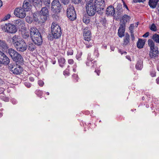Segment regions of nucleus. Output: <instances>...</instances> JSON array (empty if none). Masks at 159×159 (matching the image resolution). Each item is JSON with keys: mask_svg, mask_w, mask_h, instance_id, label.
Here are the masks:
<instances>
[{"mask_svg": "<svg viewBox=\"0 0 159 159\" xmlns=\"http://www.w3.org/2000/svg\"><path fill=\"white\" fill-rule=\"evenodd\" d=\"M33 18H34V20L35 21H38V19L36 17L37 15L35 14H33Z\"/></svg>", "mask_w": 159, "mask_h": 159, "instance_id": "nucleus-53", "label": "nucleus"}, {"mask_svg": "<svg viewBox=\"0 0 159 159\" xmlns=\"http://www.w3.org/2000/svg\"><path fill=\"white\" fill-rule=\"evenodd\" d=\"M8 69L14 74H20L23 70L20 66L14 63H11L8 65Z\"/></svg>", "mask_w": 159, "mask_h": 159, "instance_id": "nucleus-7", "label": "nucleus"}, {"mask_svg": "<svg viewBox=\"0 0 159 159\" xmlns=\"http://www.w3.org/2000/svg\"><path fill=\"white\" fill-rule=\"evenodd\" d=\"M143 62L142 61L140 60L138 61L135 66L136 69L139 70L142 69L143 67Z\"/></svg>", "mask_w": 159, "mask_h": 159, "instance_id": "nucleus-30", "label": "nucleus"}, {"mask_svg": "<svg viewBox=\"0 0 159 159\" xmlns=\"http://www.w3.org/2000/svg\"><path fill=\"white\" fill-rule=\"evenodd\" d=\"M15 57L16 59H13L14 61L19 62H22L23 60V57L19 53L18 54H17V55L15 56Z\"/></svg>", "mask_w": 159, "mask_h": 159, "instance_id": "nucleus-28", "label": "nucleus"}, {"mask_svg": "<svg viewBox=\"0 0 159 159\" xmlns=\"http://www.w3.org/2000/svg\"><path fill=\"white\" fill-rule=\"evenodd\" d=\"M97 8H98V6L95 4L91 3L86 4V11L89 16H94L96 13Z\"/></svg>", "mask_w": 159, "mask_h": 159, "instance_id": "nucleus-5", "label": "nucleus"}, {"mask_svg": "<svg viewBox=\"0 0 159 159\" xmlns=\"http://www.w3.org/2000/svg\"><path fill=\"white\" fill-rule=\"evenodd\" d=\"M68 17L71 20H74L76 18V14L74 7L69 5L67 10Z\"/></svg>", "mask_w": 159, "mask_h": 159, "instance_id": "nucleus-8", "label": "nucleus"}, {"mask_svg": "<svg viewBox=\"0 0 159 159\" xmlns=\"http://www.w3.org/2000/svg\"><path fill=\"white\" fill-rule=\"evenodd\" d=\"M68 55H71L73 54V50L71 49H69L67 52Z\"/></svg>", "mask_w": 159, "mask_h": 159, "instance_id": "nucleus-41", "label": "nucleus"}, {"mask_svg": "<svg viewBox=\"0 0 159 159\" xmlns=\"http://www.w3.org/2000/svg\"><path fill=\"white\" fill-rule=\"evenodd\" d=\"M31 2H32L33 4L35 6H37L38 4L39 5L41 6L42 2L41 0H31V1H28V2L25 1L24 2L23 5V8L25 11H29L31 9Z\"/></svg>", "mask_w": 159, "mask_h": 159, "instance_id": "nucleus-4", "label": "nucleus"}, {"mask_svg": "<svg viewBox=\"0 0 159 159\" xmlns=\"http://www.w3.org/2000/svg\"><path fill=\"white\" fill-rule=\"evenodd\" d=\"M104 0H94V3L96 6L97 5L98 8L103 6L104 4Z\"/></svg>", "mask_w": 159, "mask_h": 159, "instance_id": "nucleus-24", "label": "nucleus"}, {"mask_svg": "<svg viewBox=\"0 0 159 159\" xmlns=\"http://www.w3.org/2000/svg\"><path fill=\"white\" fill-rule=\"evenodd\" d=\"M31 39L34 43L38 45H41L43 42L42 37L40 34H39L37 35H36V36H34Z\"/></svg>", "mask_w": 159, "mask_h": 159, "instance_id": "nucleus-13", "label": "nucleus"}, {"mask_svg": "<svg viewBox=\"0 0 159 159\" xmlns=\"http://www.w3.org/2000/svg\"><path fill=\"white\" fill-rule=\"evenodd\" d=\"M145 43V42L141 39H139L138 42H137V47L139 48H143Z\"/></svg>", "mask_w": 159, "mask_h": 159, "instance_id": "nucleus-23", "label": "nucleus"}, {"mask_svg": "<svg viewBox=\"0 0 159 159\" xmlns=\"http://www.w3.org/2000/svg\"><path fill=\"white\" fill-rule=\"evenodd\" d=\"M152 39L153 40L157 43H159V35L157 34H155L152 36Z\"/></svg>", "mask_w": 159, "mask_h": 159, "instance_id": "nucleus-32", "label": "nucleus"}, {"mask_svg": "<svg viewBox=\"0 0 159 159\" xmlns=\"http://www.w3.org/2000/svg\"><path fill=\"white\" fill-rule=\"evenodd\" d=\"M83 22L86 24L89 23L90 21L89 18L85 16L83 17Z\"/></svg>", "mask_w": 159, "mask_h": 159, "instance_id": "nucleus-36", "label": "nucleus"}, {"mask_svg": "<svg viewBox=\"0 0 159 159\" xmlns=\"http://www.w3.org/2000/svg\"><path fill=\"white\" fill-rule=\"evenodd\" d=\"M21 34L24 39H27L30 36L29 32L25 30H23L21 31Z\"/></svg>", "mask_w": 159, "mask_h": 159, "instance_id": "nucleus-25", "label": "nucleus"}, {"mask_svg": "<svg viewBox=\"0 0 159 159\" xmlns=\"http://www.w3.org/2000/svg\"><path fill=\"white\" fill-rule=\"evenodd\" d=\"M87 2L86 4H94L93 3V0H86Z\"/></svg>", "mask_w": 159, "mask_h": 159, "instance_id": "nucleus-50", "label": "nucleus"}, {"mask_svg": "<svg viewBox=\"0 0 159 159\" xmlns=\"http://www.w3.org/2000/svg\"><path fill=\"white\" fill-rule=\"evenodd\" d=\"M130 17L126 15H124L122 17V20H123V22L121 24H123V23H125L126 22H128L130 20Z\"/></svg>", "mask_w": 159, "mask_h": 159, "instance_id": "nucleus-29", "label": "nucleus"}, {"mask_svg": "<svg viewBox=\"0 0 159 159\" xmlns=\"http://www.w3.org/2000/svg\"><path fill=\"white\" fill-rule=\"evenodd\" d=\"M44 4L46 6L48 5L50 3V0H43Z\"/></svg>", "mask_w": 159, "mask_h": 159, "instance_id": "nucleus-42", "label": "nucleus"}, {"mask_svg": "<svg viewBox=\"0 0 159 159\" xmlns=\"http://www.w3.org/2000/svg\"><path fill=\"white\" fill-rule=\"evenodd\" d=\"M2 5V1L0 0V7Z\"/></svg>", "mask_w": 159, "mask_h": 159, "instance_id": "nucleus-63", "label": "nucleus"}, {"mask_svg": "<svg viewBox=\"0 0 159 159\" xmlns=\"http://www.w3.org/2000/svg\"><path fill=\"white\" fill-rule=\"evenodd\" d=\"M11 17L10 14H8L2 20V21L6 20L10 18Z\"/></svg>", "mask_w": 159, "mask_h": 159, "instance_id": "nucleus-40", "label": "nucleus"}, {"mask_svg": "<svg viewBox=\"0 0 159 159\" xmlns=\"http://www.w3.org/2000/svg\"><path fill=\"white\" fill-rule=\"evenodd\" d=\"M61 9V6L58 0H54L52 3L51 10L55 13L59 12Z\"/></svg>", "mask_w": 159, "mask_h": 159, "instance_id": "nucleus-9", "label": "nucleus"}, {"mask_svg": "<svg viewBox=\"0 0 159 159\" xmlns=\"http://www.w3.org/2000/svg\"><path fill=\"white\" fill-rule=\"evenodd\" d=\"M149 34V33L148 32H147L144 35H143V37H144L146 38L148 36Z\"/></svg>", "mask_w": 159, "mask_h": 159, "instance_id": "nucleus-55", "label": "nucleus"}, {"mask_svg": "<svg viewBox=\"0 0 159 159\" xmlns=\"http://www.w3.org/2000/svg\"><path fill=\"white\" fill-rule=\"evenodd\" d=\"M83 36L84 40V43L86 45V47L89 48L92 46L93 41L91 39V32L88 28H85L83 31Z\"/></svg>", "mask_w": 159, "mask_h": 159, "instance_id": "nucleus-2", "label": "nucleus"}, {"mask_svg": "<svg viewBox=\"0 0 159 159\" xmlns=\"http://www.w3.org/2000/svg\"><path fill=\"white\" fill-rule=\"evenodd\" d=\"M16 24H17L18 26H19L20 28H21L24 27L25 26L24 22L23 21L21 20L20 19H19L17 21Z\"/></svg>", "mask_w": 159, "mask_h": 159, "instance_id": "nucleus-33", "label": "nucleus"}, {"mask_svg": "<svg viewBox=\"0 0 159 159\" xmlns=\"http://www.w3.org/2000/svg\"><path fill=\"white\" fill-rule=\"evenodd\" d=\"M25 84L26 86L28 88H29V87H30L31 86V84L29 83L25 82Z\"/></svg>", "mask_w": 159, "mask_h": 159, "instance_id": "nucleus-52", "label": "nucleus"}, {"mask_svg": "<svg viewBox=\"0 0 159 159\" xmlns=\"http://www.w3.org/2000/svg\"><path fill=\"white\" fill-rule=\"evenodd\" d=\"M150 29L152 31H156L157 30V29L155 25L154 24H152L151 26L150 27Z\"/></svg>", "mask_w": 159, "mask_h": 159, "instance_id": "nucleus-37", "label": "nucleus"}, {"mask_svg": "<svg viewBox=\"0 0 159 159\" xmlns=\"http://www.w3.org/2000/svg\"><path fill=\"white\" fill-rule=\"evenodd\" d=\"M29 80L31 81H32V82H33L34 81V79L33 77H29Z\"/></svg>", "mask_w": 159, "mask_h": 159, "instance_id": "nucleus-56", "label": "nucleus"}, {"mask_svg": "<svg viewBox=\"0 0 159 159\" xmlns=\"http://www.w3.org/2000/svg\"><path fill=\"white\" fill-rule=\"evenodd\" d=\"M43 92L40 90H38L36 91V93L39 96H41L43 94Z\"/></svg>", "mask_w": 159, "mask_h": 159, "instance_id": "nucleus-46", "label": "nucleus"}, {"mask_svg": "<svg viewBox=\"0 0 159 159\" xmlns=\"http://www.w3.org/2000/svg\"><path fill=\"white\" fill-rule=\"evenodd\" d=\"M159 54V52L158 48H155L150 49L149 55L151 58L156 59L158 57Z\"/></svg>", "mask_w": 159, "mask_h": 159, "instance_id": "nucleus-12", "label": "nucleus"}, {"mask_svg": "<svg viewBox=\"0 0 159 159\" xmlns=\"http://www.w3.org/2000/svg\"><path fill=\"white\" fill-rule=\"evenodd\" d=\"M133 2L135 3L137 2H143L145 1V0H133Z\"/></svg>", "mask_w": 159, "mask_h": 159, "instance_id": "nucleus-51", "label": "nucleus"}, {"mask_svg": "<svg viewBox=\"0 0 159 159\" xmlns=\"http://www.w3.org/2000/svg\"><path fill=\"white\" fill-rule=\"evenodd\" d=\"M150 75L152 77L155 76L156 75L155 71L154 70L150 72Z\"/></svg>", "mask_w": 159, "mask_h": 159, "instance_id": "nucleus-49", "label": "nucleus"}, {"mask_svg": "<svg viewBox=\"0 0 159 159\" xmlns=\"http://www.w3.org/2000/svg\"><path fill=\"white\" fill-rule=\"evenodd\" d=\"M130 36L129 34H127L124 39L123 43V46L127 45L129 44V42Z\"/></svg>", "mask_w": 159, "mask_h": 159, "instance_id": "nucleus-22", "label": "nucleus"}, {"mask_svg": "<svg viewBox=\"0 0 159 159\" xmlns=\"http://www.w3.org/2000/svg\"><path fill=\"white\" fill-rule=\"evenodd\" d=\"M30 31L31 39L33 38L34 36H36V35H39V34H40V33L39 32L38 30L34 27H32L31 28Z\"/></svg>", "mask_w": 159, "mask_h": 159, "instance_id": "nucleus-15", "label": "nucleus"}, {"mask_svg": "<svg viewBox=\"0 0 159 159\" xmlns=\"http://www.w3.org/2000/svg\"><path fill=\"white\" fill-rule=\"evenodd\" d=\"M94 55L95 57H97L99 56V53L98 52V49L95 48L94 52Z\"/></svg>", "mask_w": 159, "mask_h": 159, "instance_id": "nucleus-38", "label": "nucleus"}, {"mask_svg": "<svg viewBox=\"0 0 159 159\" xmlns=\"http://www.w3.org/2000/svg\"><path fill=\"white\" fill-rule=\"evenodd\" d=\"M134 27V25L133 24H131L129 27V30H130V32H133V30Z\"/></svg>", "mask_w": 159, "mask_h": 159, "instance_id": "nucleus-48", "label": "nucleus"}, {"mask_svg": "<svg viewBox=\"0 0 159 159\" xmlns=\"http://www.w3.org/2000/svg\"><path fill=\"white\" fill-rule=\"evenodd\" d=\"M95 72H96L97 73V74L98 75H99V73H100V71H97L96 70H95Z\"/></svg>", "mask_w": 159, "mask_h": 159, "instance_id": "nucleus-62", "label": "nucleus"}, {"mask_svg": "<svg viewBox=\"0 0 159 159\" xmlns=\"http://www.w3.org/2000/svg\"><path fill=\"white\" fill-rule=\"evenodd\" d=\"M157 69L159 71V64L157 66Z\"/></svg>", "mask_w": 159, "mask_h": 159, "instance_id": "nucleus-64", "label": "nucleus"}, {"mask_svg": "<svg viewBox=\"0 0 159 159\" xmlns=\"http://www.w3.org/2000/svg\"><path fill=\"white\" fill-rule=\"evenodd\" d=\"M157 84H159V77L156 79Z\"/></svg>", "mask_w": 159, "mask_h": 159, "instance_id": "nucleus-61", "label": "nucleus"}, {"mask_svg": "<svg viewBox=\"0 0 159 159\" xmlns=\"http://www.w3.org/2000/svg\"><path fill=\"white\" fill-rule=\"evenodd\" d=\"M2 29L4 32L10 33H15L17 30L15 25L10 23L5 24Z\"/></svg>", "mask_w": 159, "mask_h": 159, "instance_id": "nucleus-6", "label": "nucleus"}, {"mask_svg": "<svg viewBox=\"0 0 159 159\" xmlns=\"http://www.w3.org/2000/svg\"><path fill=\"white\" fill-rule=\"evenodd\" d=\"M82 0H72V2L75 4H78L80 3Z\"/></svg>", "mask_w": 159, "mask_h": 159, "instance_id": "nucleus-47", "label": "nucleus"}, {"mask_svg": "<svg viewBox=\"0 0 159 159\" xmlns=\"http://www.w3.org/2000/svg\"><path fill=\"white\" fill-rule=\"evenodd\" d=\"M159 1V0H149V4L150 7L152 8H155Z\"/></svg>", "mask_w": 159, "mask_h": 159, "instance_id": "nucleus-19", "label": "nucleus"}, {"mask_svg": "<svg viewBox=\"0 0 159 159\" xmlns=\"http://www.w3.org/2000/svg\"><path fill=\"white\" fill-rule=\"evenodd\" d=\"M73 77L75 78L76 80H77L78 75L76 74H75L73 75Z\"/></svg>", "mask_w": 159, "mask_h": 159, "instance_id": "nucleus-58", "label": "nucleus"}, {"mask_svg": "<svg viewBox=\"0 0 159 159\" xmlns=\"http://www.w3.org/2000/svg\"><path fill=\"white\" fill-rule=\"evenodd\" d=\"M117 19H119L120 17L121 16L122 14L123 11L121 8H118L117 9Z\"/></svg>", "mask_w": 159, "mask_h": 159, "instance_id": "nucleus-35", "label": "nucleus"}, {"mask_svg": "<svg viewBox=\"0 0 159 159\" xmlns=\"http://www.w3.org/2000/svg\"><path fill=\"white\" fill-rule=\"evenodd\" d=\"M126 57L127 59L128 60L130 61H131V58L129 56H127Z\"/></svg>", "mask_w": 159, "mask_h": 159, "instance_id": "nucleus-59", "label": "nucleus"}, {"mask_svg": "<svg viewBox=\"0 0 159 159\" xmlns=\"http://www.w3.org/2000/svg\"><path fill=\"white\" fill-rule=\"evenodd\" d=\"M106 12L107 15L112 16L115 13V10L113 6H110L107 8Z\"/></svg>", "mask_w": 159, "mask_h": 159, "instance_id": "nucleus-18", "label": "nucleus"}, {"mask_svg": "<svg viewBox=\"0 0 159 159\" xmlns=\"http://www.w3.org/2000/svg\"><path fill=\"white\" fill-rule=\"evenodd\" d=\"M38 84L41 87H42L44 84L43 81L41 80H39L38 81Z\"/></svg>", "mask_w": 159, "mask_h": 159, "instance_id": "nucleus-45", "label": "nucleus"}, {"mask_svg": "<svg viewBox=\"0 0 159 159\" xmlns=\"http://www.w3.org/2000/svg\"><path fill=\"white\" fill-rule=\"evenodd\" d=\"M8 48V45L6 42L4 40L0 39V49L4 52H5Z\"/></svg>", "mask_w": 159, "mask_h": 159, "instance_id": "nucleus-16", "label": "nucleus"}, {"mask_svg": "<svg viewBox=\"0 0 159 159\" xmlns=\"http://www.w3.org/2000/svg\"><path fill=\"white\" fill-rule=\"evenodd\" d=\"M1 99L5 102H7L8 101V98L6 97L3 95H1L0 96Z\"/></svg>", "mask_w": 159, "mask_h": 159, "instance_id": "nucleus-39", "label": "nucleus"}, {"mask_svg": "<svg viewBox=\"0 0 159 159\" xmlns=\"http://www.w3.org/2000/svg\"><path fill=\"white\" fill-rule=\"evenodd\" d=\"M125 23L121 24L118 30V34L120 37L122 38L124 36L125 32Z\"/></svg>", "mask_w": 159, "mask_h": 159, "instance_id": "nucleus-14", "label": "nucleus"}, {"mask_svg": "<svg viewBox=\"0 0 159 159\" xmlns=\"http://www.w3.org/2000/svg\"><path fill=\"white\" fill-rule=\"evenodd\" d=\"M93 60L92 58L91 57V56L89 55L87 58V61L86 62V65L88 66H92L93 67H95L93 63L92 62Z\"/></svg>", "mask_w": 159, "mask_h": 159, "instance_id": "nucleus-21", "label": "nucleus"}, {"mask_svg": "<svg viewBox=\"0 0 159 159\" xmlns=\"http://www.w3.org/2000/svg\"><path fill=\"white\" fill-rule=\"evenodd\" d=\"M10 61V59L3 53L0 51V62L2 64L7 65Z\"/></svg>", "mask_w": 159, "mask_h": 159, "instance_id": "nucleus-11", "label": "nucleus"}, {"mask_svg": "<svg viewBox=\"0 0 159 159\" xmlns=\"http://www.w3.org/2000/svg\"><path fill=\"white\" fill-rule=\"evenodd\" d=\"M40 14L41 15H43L45 16H47L48 14V11L47 8L43 7L42 8L40 11Z\"/></svg>", "mask_w": 159, "mask_h": 159, "instance_id": "nucleus-20", "label": "nucleus"}, {"mask_svg": "<svg viewBox=\"0 0 159 159\" xmlns=\"http://www.w3.org/2000/svg\"><path fill=\"white\" fill-rule=\"evenodd\" d=\"M68 62L70 64H74L73 70L74 72H76V70L75 68L76 67V64L74 63L73 60L72 59H69L68 61Z\"/></svg>", "mask_w": 159, "mask_h": 159, "instance_id": "nucleus-31", "label": "nucleus"}, {"mask_svg": "<svg viewBox=\"0 0 159 159\" xmlns=\"http://www.w3.org/2000/svg\"><path fill=\"white\" fill-rule=\"evenodd\" d=\"M123 6L127 10H129L128 7L125 2L123 3Z\"/></svg>", "mask_w": 159, "mask_h": 159, "instance_id": "nucleus-57", "label": "nucleus"}, {"mask_svg": "<svg viewBox=\"0 0 159 159\" xmlns=\"http://www.w3.org/2000/svg\"><path fill=\"white\" fill-rule=\"evenodd\" d=\"M12 42L17 50L19 52H23L26 50L27 46L25 41L20 37L15 35L12 38Z\"/></svg>", "mask_w": 159, "mask_h": 159, "instance_id": "nucleus-1", "label": "nucleus"}, {"mask_svg": "<svg viewBox=\"0 0 159 159\" xmlns=\"http://www.w3.org/2000/svg\"><path fill=\"white\" fill-rule=\"evenodd\" d=\"M67 72V71H66V70H65L64 71L63 74H64V75H69V74H68Z\"/></svg>", "mask_w": 159, "mask_h": 159, "instance_id": "nucleus-60", "label": "nucleus"}, {"mask_svg": "<svg viewBox=\"0 0 159 159\" xmlns=\"http://www.w3.org/2000/svg\"><path fill=\"white\" fill-rule=\"evenodd\" d=\"M8 53L12 59H15V56L18 54V53L14 49L10 48L8 49Z\"/></svg>", "mask_w": 159, "mask_h": 159, "instance_id": "nucleus-17", "label": "nucleus"}, {"mask_svg": "<svg viewBox=\"0 0 159 159\" xmlns=\"http://www.w3.org/2000/svg\"><path fill=\"white\" fill-rule=\"evenodd\" d=\"M58 62L60 66L62 67L65 63V60L64 58H60L58 59Z\"/></svg>", "mask_w": 159, "mask_h": 159, "instance_id": "nucleus-34", "label": "nucleus"}, {"mask_svg": "<svg viewBox=\"0 0 159 159\" xmlns=\"http://www.w3.org/2000/svg\"><path fill=\"white\" fill-rule=\"evenodd\" d=\"M27 46L28 50L31 51H33L36 48V44L32 43H29Z\"/></svg>", "mask_w": 159, "mask_h": 159, "instance_id": "nucleus-27", "label": "nucleus"}, {"mask_svg": "<svg viewBox=\"0 0 159 159\" xmlns=\"http://www.w3.org/2000/svg\"><path fill=\"white\" fill-rule=\"evenodd\" d=\"M148 44L150 48V49H154L156 48H157V46H155L154 42L151 39H149L148 40Z\"/></svg>", "mask_w": 159, "mask_h": 159, "instance_id": "nucleus-26", "label": "nucleus"}, {"mask_svg": "<svg viewBox=\"0 0 159 159\" xmlns=\"http://www.w3.org/2000/svg\"><path fill=\"white\" fill-rule=\"evenodd\" d=\"M51 31L54 38L57 39L61 34V28L56 22H53L51 26Z\"/></svg>", "mask_w": 159, "mask_h": 159, "instance_id": "nucleus-3", "label": "nucleus"}, {"mask_svg": "<svg viewBox=\"0 0 159 159\" xmlns=\"http://www.w3.org/2000/svg\"><path fill=\"white\" fill-rule=\"evenodd\" d=\"M25 19L26 21L29 23H31L32 22V20L30 17L27 16Z\"/></svg>", "mask_w": 159, "mask_h": 159, "instance_id": "nucleus-43", "label": "nucleus"}, {"mask_svg": "<svg viewBox=\"0 0 159 159\" xmlns=\"http://www.w3.org/2000/svg\"><path fill=\"white\" fill-rule=\"evenodd\" d=\"M82 53L81 52H79L76 55V57L77 59H79L81 56Z\"/></svg>", "mask_w": 159, "mask_h": 159, "instance_id": "nucleus-44", "label": "nucleus"}, {"mask_svg": "<svg viewBox=\"0 0 159 159\" xmlns=\"http://www.w3.org/2000/svg\"><path fill=\"white\" fill-rule=\"evenodd\" d=\"M25 11L22 8L20 7L16 8L14 11L15 15L20 18H23L26 16Z\"/></svg>", "mask_w": 159, "mask_h": 159, "instance_id": "nucleus-10", "label": "nucleus"}, {"mask_svg": "<svg viewBox=\"0 0 159 159\" xmlns=\"http://www.w3.org/2000/svg\"><path fill=\"white\" fill-rule=\"evenodd\" d=\"M131 37L132 40L133 41L134 39L135 38L133 32H131Z\"/></svg>", "mask_w": 159, "mask_h": 159, "instance_id": "nucleus-54", "label": "nucleus"}]
</instances>
